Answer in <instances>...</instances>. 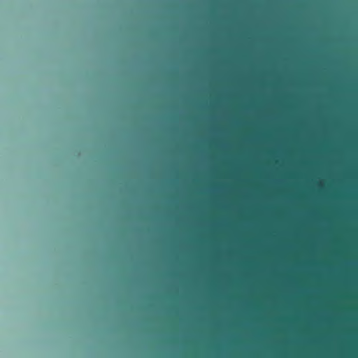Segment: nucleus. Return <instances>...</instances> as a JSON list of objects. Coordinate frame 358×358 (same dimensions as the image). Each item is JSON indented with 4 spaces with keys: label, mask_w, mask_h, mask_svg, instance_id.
<instances>
[{
    "label": "nucleus",
    "mask_w": 358,
    "mask_h": 358,
    "mask_svg": "<svg viewBox=\"0 0 358 358\" xmlns=\"http://www.w3.org/2000/svg\"><path fill=\"white\" fill-rule=\"evenodd\" d=\"M247 107H248V108L249 107V105H248V104L247 105Z\"/></svg>",
    "instance_id": "obj_15"
},
{
    "label": "nucleus",
    "mask_w": 358,
    "mask_h": 358,
    "mask_svg": "<svg viewBox=\"0 0 358 358\" xmlns=\"http://www.w3.org/2000/svg\"><path fill=\"white\" fill-rule=\"evenodd\" d=\"M247 71H249V64H247Z\"/></svg>",
    "instance_id": "obj_9"
},
{
    "label": "nucleus",
    "mask_w": 358,
    "mask_h": 358,
    "mask_svg": "<svg viewBox=\"0 0 358 358\" xmlns=\"http://www.w3.org/2000/svg\"><path fill=\"white\" fill-rule=\"evenodd\" d=\"M247 33H249V28H247Z\"/></svg>",
    "instance_id": "obj_13"
},
{
    "label": "nucleus",
    "mask_w": 358,
    "mask_h": 358,
    "mask_svg": "<svg viewBox=\"0 0 358 358\" xmlns=\"http://www.w3.org/2000/svg\"><path fill=\"white\" fill-rule=\"evenodd\" d=\"M247 51H249V42H247Z\"/></svg>",
    "instance_id": "obj_4"
},
{
    "label": "nucleus",
    "mask_w": 358,
    "mask_h": 358,
    "mask_svg": "<svg viewBox=\"0 0 358 358\" xmlns=\"http://www.w3.org/2000/svg\"><path fill=\"white\" fill-rule=\"evenodd\" d=\"M247 71H249V64H247Z\"/></svg>",
    "instance_id": "obj_7"
},
{
    "label": "nucleus",
    "mask_w": 358,
    "mask_h": 358,
    "mask_svg": "<svg viewBox=\"0 0 358 358\" xmlns=\"http://www.w3.org/2000/svg\"><path fill=\"white\" fill-rule=\"evenodd\" d=\"M247 33H249V28H247Z\"/></svg>",
    "instance_id": "obj_12"
},
{
    "label": "nucleus",
    "mask_w": 358,
    "mask_h": 358,
    "mask_svg": "<svg viewBox=\"0 0 358 358\" xmlns=\"http://www.w3.org/2000/svg\"><path fill=\"white\" fill-rule=\"evenodd\" d=\"M247 264H249V262H248V261L247 262Z\"/></svg>",
    "instance_id": "obj_18"
},
{
    "label": "nucleus",
    "mask_w": 358,
    "mask_h": 358,
    "mask_svg": "<svg viewBox=\"0 0 358 358\" xmlns=\"http://www.w3.org/2000/svg\"><path fill=\"white\" fill-rule=\"evenodd\" d=\"M247 51H249V42H247Z\"/></svg>",
    "instance_id": "obj_3"
},
{
    "label": "nucleus",
    "mask_w": 358,
    "mask_h": 358,
    "mask_svg": "<svg viewBox=\"0 0 358 358\" xmlns=\"http://www.w3.org/2000/svg\"><path fill=\"white\" fill-rule=\"evenodd\" d=\"M247 71H249V64H247Z\"/></svg>",
    "instance_id": "obj_10"
},
{
    "label": "nucleus",
    "mask_w": 358,
    "mask_h": 358,
    "mask_svg": "<svg viewBox=\"0 0 358 358\" xmlns=\"http://www.w3.org/2000/svg\"><path fill=\"white\" fill-rule=\"evenodd\" d=\"M247 51H249V42H247Z\"/></svg>",
    "instance_id": "obj_2"
},
{
    "label": "nucleus",
    "mask_w": 358,
    "mask_h": 358,
    "mask_svg": "<svg viewBox=\"0 0 358 358\" xmlns=\"http://www.w3.org/2000/svg\"><path fill=\"white\" fill-rule=\"evenodd\" d=\"M247 132H248V133L249 132V130H248V129L247 130Z\"/></svg>",
    "instance_id": "obj_16"
},
{
    "label": "nucleus",
    "mask_w": 358,
    "mask_h": 358,
    "mask_svg": "<svg viewBox=\"0 0 358 358\" xmlns=\"http://www.w3.org/2000/svg\"><path fill=\"white\" fill-rule=\"evenodd\" d=\"M247 73H248V74L249 73V71H247Z\"/></svg>",
    "instance_id": "obj_14"
},
{
    "label": "nucleus",
    "mask_w": 358,
    "mask_h": 358,
    "mask_svg": "<svg viewBox=\"0 0 358 358\" xmlns=\"http://www.w3.org/2000/svg\"><path fill=\"white\" fill-rule=\"evenodd\" d=\"M247 71H249V64H247Z\"/></svg>",
    "instance_id": "obj_8"
},
{
    "label": "nucleus",
    "mask_w": 358,
    "mask_h": 358,
    "mask_svg": "<svg viewBox=\"0 0 358 358\" xmlns=\"http://www.w3.org/2000/svg\"><path fill=\"white\" fill-rule=\"evenodd\" d=\"M247 51H249V42H247Z\"/></svg>",
    "instance_id": "obj_1"
},
{
    "label": "nucleus",
    "mask_w": 358,
    "mask_h": 358,
    "mask_svg": "<svg viewBox=\"0 0 358 358\" xmlns=\"http://www.w3.org/2000/svg\"><path fill=\"white\" fill-rule=\"evenodd\" d=\"M247 300H248V301L249 300V298H248V297L247 298Z\"/></svg>",
    "instance_id": "obj_19"
},
{
    "label": "nucleus",
    "mask_w": 358,
    "mask_h": 358,
    "mask_svg": "<svg viewBox=\"0 0 358 358\" xmlns=\"http://www.w3.org/2000/svg\"><path fill=\"white\" fill-rule=\"evenodd\" d=\"M247 33H249V28H247Z\"/></svg>",
    "instance_id": "obj_11"
},
{
    "label": "nucleus",
    "mask_w": 358,
    "mask_h": 358,
    "mask_svg": "<svg viewBox=\"0 0 358 358\" xmlns=\"http://www.w3.org/2000/svg\"><path fill=\"white\" fill-rule=\"evenodd\" d=\"M247 51H249V42H247Z\"/></svg>",
    "instance_id": "obj_6"
},
{
    "label": "nucleus",
    "mask_w": 358,
    "mask_h": 358,
    "mask_svg": "<svg viewBox=\"0 0 358 358\" xmlns=\"http://www.w3.org/2000/svg\"><path fill=\"white\" fill-rule=\"evenodd\" d=\"M247 51H249V42H247Z\"/></svg>",
    "instance_id": "obj_5"
},
{
    "label": "nucleus",
    "mask_w": 358,
    "mask_h": 358,
    "mask_svg": "<svg viewBox=\"0 0 358 358\" xmlns=\"http://www.w3.org/2000/svg\"><path fill=\"white\" fill-rule=\"evenodd\" d=\"M247 210H248V211L249 210V208H247Z\"/></svg>",
    "instance_id": "obj_17"
}]
</instances>
